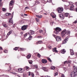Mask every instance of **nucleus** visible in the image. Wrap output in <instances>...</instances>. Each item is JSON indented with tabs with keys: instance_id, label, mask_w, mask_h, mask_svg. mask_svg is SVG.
<instances>
[{
	"instance_id": "nucleus-1",
	"label": "nucleus",
	"mask_w": 77,
	"mask_h": 77,
	"mask_svg": "<svg viewBox=\"0 0 77 77\" xmlns=\"http://www.w3.org/2000/svg\"><path fill=\"white\" fill-rule=\"evenodd\" d=\"M70 33V31H66V29H64L62 31L61 34L62 37L63 38L65 36V35H69Z\"/></svg>"
},
{
	"instance_id": "nucleus-2",
	"label": "nucleus",
	"mask_w": 77,
	"mask_h": 77,
	"mask_svg": "<svg viewBox=\"0 0 77 77\" xmlns=\"http://www.w3.org/2000/svg\"><path fill=\"white\" fill-rule=\"evenodd\" d=\"M55 33L56 35H57V34L59 33V32H60L62 30V29L59 27H57L55 28Z\"/></svg>"
},
{
	"instance_id": "nucleus-3",
	"label": "nucleus",
	"mask_w": 77,
	"mask_h": 77,
	"mask_svg": "<svg viewBox=\"0 0 77 77\" xmlns=\"http://www.w3.org/2000/svg\"><path fill=\"white\" fill-rule=\"evenodd\" d=\"M14 5V1H11L10 2L9 4V9L10 10H12V8H13V6L12 5Z\"/></svg>"
},
{
	"instance_id": "nucleus-4",
	"label": "nucleus",
	"mask_w": 77,
	"mask_h": 77,
	"mask_svg": "<svg viewBox=\"0 0 77 77\" xmlns=\"http://www.w3.org/2000/svg\"><path fill=\"white\" fill-rule=\"evenodd\" d=\"M57 11L59 13H62L63 11V8H58Z\"/></svg>"
},
{
	"instance_id": "nucleus-5",
	"label": "nucleus",
	"mask_w": 77,
	"mask_h": 77,
	"mask_svg": "<svg viewBox=\"0 0 77 77\" xmlns=\"http://www.w3.org/2000/svg\"><path fill=\"white\" fill-rule=\"evenodd\" d=\"M27 25H23L21 29L22 30H25L27 29Z\"/></svg>"
},
{
	"instance_id": "nucleus-6",
	"label": "nucleus",
	"mask_w": 77,
	"mask_h": 77,
	"mask_svg": "<svg viewBox=\"0 0 77 77\" xmlns=\"http://www.w3.org/2000/svg\"><path fill=\"white\" fill-rule=\"evenodd\" d=\"M56 39L57 41H60L61 39V37L59 36L57 37Z\"/></svg>"
},
{
	"instance_id": "nucleus-7",
	"label": "nucleus",
	"mask_w": 77,
	"mask_h": 77,
	"mask_svg": "<svg viewBox=\"0 0 77 77\" xmlns=\"http://www.w3.org/2000/svg\"><path fill=\"white\" fill-rule=\"evenodd\" d=\"M59 17L61 20H63L64 19V16L62 14H60L59 15Z\"/></svg>"
},
{
	"instance_id": "nucleus-8",
	"label": "nucleus",
	"mask_w": 77,
	"mask_h": 77,
	"mask_svg": "<svg viewBox=\"0 0 77 77\" xmlns=\"http://www.w3.org/2000/svg\"><path fill=\"white\" fill-rule=\"evenodd\" d=\"M34 31H32V30H30V32L29 33V35H33L34 34Z\"/></svg>"
},
{
	"instance_id": "nucleus-9",
	"label": "nucleus",
	"mask_w": 77,
	"mask_h": 77,
	"mask_svg": "<svg viewBox=\"0 0 77 77\" xmlns=\"http://www.w3.org/2000/svg\"><path fill=\"white\" fill-rule=\"evenodd\" d=\"M42 62L43 63H47V61L46 60L43 59L42 60Z\"/></svg>"
},
{
	"instance_id": "nucleus-10",
	"label": "nucleus",
	"mask_w": 77,
	"mask_h": 77,
	"mask_svg": "<svg viewBox=\"0 0 77 77\" xmlns=\"http://www.w3.org/2000/svg\"><path fill=\"white\" fill-rule=\"evenodd\" d=\"M35 2V5H38V4H40V2H39V0H36V1Z\"/></svg>"
},
{
	"instance_id": "nucleus-11",
	"label": "nucleus",
	"mask_w": 77,
	"mask_h": 77,
	"mask_svg": "<svg viewBox=\"0 0 77 77\" xmlns=\"http://www.w3.org/2000/svg\"><path fill=\"white\" fill-rule=\"evenodd\" d=\"M74 6L73 5H72L70 8V11H73V9H74Z\"/></svg>"
},
{
	"instance_id": "nucleus-12",
	"label": "nucleus",
	"mask_w": 77,
	"mask_h": 77,
	"mask_svg": "<svg viewBox=\"0 0 77 77\" xmlns=\"http://www.w3.org/2000/svg\"><path fill=\"white\" fill-rule=\"evenodd\" d=\"M71 77H75V74L74 73V72H73L71 73Z\"/></svg>"
},
{
	"instance_id": "nucleus-13",
	"label": "nucleus",
	"mask_w": 77,
	"mask_h": 77,
	"mask_svg": "<svg viewBox=\"0 0 77 77\" xmlns=\"http://www.w3.org/2000/svg\"><path fill=\"white\" fill-rule=\"evenodd\" d=\"M68 40V38H66L64 41H63V43L64 44H66V42H67Z\"/></svg>"
},
{
	"instance_id": "nucleus-14",
	"label": "nucleus",
	"mask_w": 77,
	"mask_h": 77,
	"mask_svg": "<svg viewBox=\"0 0 77 77\" xmlns=\"http://www.w3.org/2000/svg\"><path fill=\"white\" fill-rule=\"evenodd\" d=\"M51 16L53 18H55L56 17V16L55 14H53L52 13L51 14Z\"/></svg>"
},
{
	"instance_id": "nucleus-15",
	"label": "nucleus",
	"mask_w": 77,
	"mask_h": 77,
	"mask_svg": "<svg viewBox=\"0 0 77 77\" xmlns=\"http://www.w3.org/2000/svg\"><path fill=\"white\" fill-rule=\"evenodd\" d=\"M74 71L77 72V67L74 66H73Z\"/></svg>"
},
{
	"instance_id": "nucleus-16",
	"label": "nucleus",
	"mask_w": 77,
	"mask_h": 77,
	"mask_svg": "<svg viewBox=\"0 0 77 77\" xmlns=\"http://www.w3.org/2000/svg\"><path fill=\"white\" fill-rule=\"evenodd\" d=\"M42 69H43L45 71H47V67H42Z\"/></svg>"
},
{
	"instance_id": "nucleus-17",
	"label": "nucleus",
	"mask_w": 77,
	"mask_h": 77,
	"mask_svg": "<svg viewBox=\"0 0 77 77\" xmlns=\"http://www.w3.org/2000/svg\"><path fill=\"white\" fill-rule=\"evenodd\" d=\"M57 48H54L53 50H52V51L53 52H57Z\"/></svg>"
},
{
	"instance_id": "nucleus-18",
	"label": "nucleus",
	"mask_w": 77,
	"mask_h": 77,
	"mask_svg": "<svg viewBox=\"0 0 77 77\" xmlns=\"http://www.w3.org/2000/svg\"><path fill=\"white\" fill-rule=\"evenodd\" d=\"M70 54L71 55H74V51H73V50L72 49L70 50Z\"/></svg>"
},
{
	"instance_id": "nucleus-19",
	"label": "nucleus",
	"mask_w": 77,
	"mask_h": 77,
	"mask_svg": "<svg viewBox=\"0 0 77 77\" xmlns=\"http://www.w3.org/2000/svg\"><path fill=\"white\" fill-rule=\"evenodd\" d=\"M36 16L37 18H42V15L39 16V15H36Z\"/></svg>"
},
{
	"instance_id": "nucleus-20",
	"label": "nucleus",
	"mask_w": 77,
	"mask_h": 77,
	"mask_svg": "<svg viewBox=\"0 0 77 77\" xmlns=\"http://www.w3.org/2000/svg\"><path fill=\"white\" fill-rule=\"evenodd\" d=\"M42 42L41 41H38V42H36V44H42Z\"/></svg>"
},
{
	"instance_id": "nucleus-21",
	"label": "nucleus",
	"mask_w": 77,
	"mask_h": 77,
	"mask_svg": "<svg viewBox=\"0 0 77 77\" xmlns=\"http://www.w3.org/2000/svg\"><path fill=\"white\" fill-rule=\"evenodd\" d=\"M61 53H62L63 54H64V53H65V49H63V50H62L61 51Z\"/></svg>"
},
{
	"instance_id": "nucleus-22",
	"label": "nucleus",
	"mask_w": 77,
	"mask_h": 77,
	"mask_svg": "<svg viewBox=\"0 0 77 77\" xmlns=\"http://www.w3.org/2000/svg\"><path fill=\"white\" fill-rule=\"evenodd\" d=\"M2 25L4 27H8V25H6L5 23L3 22L2 23Z\"/></svg>"
},
{
	"instance_id": "nucleus-23",
	"label": "nucleus",
	"mask_w": 77,
	"mask_h": 77,
	"mask_svg": "<svg viewBox=\"0 0 77 77\" xmlns=\"http://www.w3.org/2000/svg\"><path fill=\"white\" fill-rule=\"evenodd\" d=\"M9 23H11L13 24V21L12 20V18L9 19Z\"/></svg>"
},
{
	"instance_id": "nucleus-24",
	"label": "nucleus",
	"mask_w": 77,
	"mask_h": 77,
	"mask_svg": "<svg viewBox=\"0 0 77 77\" xmlns=\"http://www.w3.org/2000/svg\"><path fill=\"white\" fill-rule=\"evenodd\" d=\"M64 15L65 17H67L68 15H69V14L68 13H66L64 14Z\"/></svg>"
},
{
	"instance_id": "nucleus-25",
	"label": "nucleus",
	"mask_w": 77,
	"mask_h": 77,
	"mask_svg": "<svg viewBox=\"0 0 77 77\" xmlns=\"http://www.w3.org/2000/svg\"><path fill=\"white\" fill-rule=\"evenodd\" d=\"M31 57V55L30 54H28L27 57V59H30Z\"/></svg>"
},
{
	"instance_id": "nucleus-26",
	"label": "nucleus",
	"mask_w": 77,
	"mask_h": 77,
	"mask_svg": "<svg viewBox=\"0 0 77 77\" xmlns=\"http://www.w3.org/2000/svg\"><path fill=\"white\" fill-rule=\"evenodd\" d=\"M51 69H55V67L54 66H51Z\"/></svg>"
},
{
	"instance_id": "nucleus-27",
	"label": "nucleus",
	"mask_w": 77,
	"mask_h": 77,
	"mask_svg": "<svg viewBox=\"0 0 77 77\" xmlns=\"http://www.w3.org/2000/svg\"><path fill=\"white\" fill-rule=\"evenodd\" d=\"M64 8L65 9H66H66H69V8H68V6H67L66 5H64Z\"/></svg>"
},
{
	"instance_id": "nucleus-28",
	"label": "nucleus",
	"mask_w": 77,
	"mask_h": 77,
	"mask_svg": "<svg viewBox=\"0 0 77 77\" xmlns=\"http://www.w3.org/2000/svg\"><path fill=\"white\" fill-rule=\"evenodd\" d=\"M11 33H12V31H10L8 32L7 35H10Z\"/></svg>"
},
{
	"instance_id": "nucleus-29",
	"label": "nucleus",
	"mask_w": 77,
	"mask_h": 77,
	"mask_svg": "<svg viewBox=\"0 0 77 77\" xmlns=\"http://www.w3.org/2000/svg\"><path fill=\"white\" fill-rule=\"evenodd\" d=\"M20 50L21 51H24V50H25L26 49L23 48H20Z\"/></svg>"
},
{
	"instance_id": "nucleus-30",
	"label": "nucleus",
	"mask_w": 77,
	"mask_h": 77,
	"mask_svg": "<svg viewBox=\"0 0 77 77\" xmlns=\"http://www.w3.org/2000/svg\"><path fill=\"white\" fill-rule=\"evenodd\" d=\"M5 15H6V16H8L9 15H11V14L10 13H7L5 14Z\"/></svg>"
},
{
	"instance_id": "nucleus-31",
	"label": "nucleus",
	"mask_w": 77,
	"mask_h": 77,
	"mask_svg": "<svg viewBox=\"0 0 77 77\" xmlns=\"http://www.w3.org/2000/svg\"><path fill=\"white\" fill-rule=\"evenodd\" d=\"M32 39V36H30L29 38V40H31V39Z\"/></svg>"
},
{
	"instance_id": "nucleus-32",
	"label": "nucleus",
	"mask_w": 77,
	"mask_h": 77,
	"mask_svg": "<svg viewBox=\"0 0 77 77\" xmlns=\"http://www.w3.org/2000/svg\"><path fill=\"white\" fill-rule=\"evenodd\" d=\"M74 74H75V76L76 77V76H77V72H74Z\"/></svg>"
},
{
	"instance_id": "nucleus-33",
	"label": "nucleus",
	"mask_w": 77,
	"mask_h": 77,
	"mask_svg": "<svg viewBox=\"0 0 77 77\" xmlns=\"http://www.w3.org/2000/svg\"><path fill=\"white\" fill-rule=\"evenodd\" d=\"M18 49V47H15V48H14V50H17Z\"/></svg>"
},
{
	"instance_id": "nucleus-34",
	"label": "nucleus",
	"mask_w": 77,
	"mask_h": 77,
	"mask_svg": "<svg viewBox=\"0 0 77 77\" xmlns=\"http://www.w3.org/2000/svg\"><path fill=\"white\" fill-rule=\"evenodd\" d=\"M47 59H48V60L49 61V62H51V59H50V58L48 57L47 58Z\"/></svg>"
},
{
	"instance_id": "nucleus-35",
	"label": "nucleus",
	"mask_w": 77,
	"mask_h": 77,
	"mask_svg": "<svg viewBox=\"0 0 77 77\" xmlns=\"http://www.w3.org/2000/svg\"><path fill=\"white\" fill-rule=\"evenodd\" d=\"M37 38H42V36H41V35H39V36H38L37 37Z\"/></svg>"
},
{
	"instance_id": "nucleus-36",
	"label": "nucleus",
	"mask_w": 77,
	"mask_h": 77,
	"mask_svg": "<svg viewBox=\"0 0 77 77\" xmlns=\"http://www.w3.org/2000/svg\"><path fill=\"white\" fill-rule=\"evenodd\" d=\"M58 74V73H57V72H56L55 74H54V76H56V75H57Z\"/></svg>"
},
{
	"instance_id": "nucleus-37",
	"label": "nucleus",
	"mask_w": 77,
	"mask_h": 77,
	"mask_svg": "<svg viewBox=\"0 0 77 77\" xmlns=\"http://www.w3.org/2000/svg\"><path fill=\"white\" fill-rule=\"evenodd\" d=\"M48 2H49V3H51V2H52V0H47Z\"/></svg>"
},
{
	"instance_id": "nucleus-38",
	"label": "nucleus",
	"mask_w": 77,
	"mask_h": 77,
	"mask_svg": "<svg viewBox=\"0 0 77 77\" xmlns=\"http://www.w3.org/2000/svg\"><path fill=\"white\" fill-rule=\"evenodd\" d=\"M34 66L35 67V68L36 69L38 68V65H35Z\"/></svg>"
},
{
	"instance_id": "nucleus-39",
	"label": "nucleus",
	"mask_w": 77,
	"mask_h": 77,
	"mask_svg": "<svg viewBox=\"0 0 77 77\" xmlns=\"http://www.w3.org/2000/svg\"><path fill=\"white\" fill-rule=\"evenodd\" d=\"M35 20H36V21H37V22H39V19H38L37 18H35Z\"/></svg>"
},
{
	"instance_id": "nucleus-40",
	"label": "nucleus",
	"mask_w": 77,
	"mask_h": 77,
	"mask_svg": "<svg viewBox=\"0 0 77 77\" xmlns=\"http://www.w3.org/2000/svg\"><path fill=\"white\" fill-rule=\"evenodd\" d=\"M37 56L38 57H41V55L39 54H37Z\"/></svg>"
},
{
	"instance_id": "nucleus-41",
	"label": "nucleus",
	"mask_w": 77,
	"mask_h": 77,
	"mask_svg": "<svg viewBox=\"0 0 77 77\" xmlns=\"http://www.w3.org/2000/svg\"><path fill=\"white\" fill-rule=\"evenodd\" d=\"M4 52L5 53H8V50H5Z\"/></svg>"
},
{
	"instance_id": "nucleus-42",
	"label": "nucleus",
	"mask_w": 77,
	"mask_h": 77,
	"mask_svg": "<svg viewBox=\"0 0 77 77\" xmlns=\"http://www.w3.org/2000/svg\"><path fill=\"white\" fill-rule=\"evenodd\" d=\"M66 63H67V61H66L64 62V65L66 64Z\"/></svg>"
},
{
	"instance_id": "nucleus-43",
	"label": "nucleus",
	"mask_w": 77,
	"mask_h": 77,
	"mask_svg": "<svg viewBox=\"0 0 77 77\" xmlns=\"http://www.w3.org/2000/svg\"><path fill=\"white\" fill-rule=\"evenodd\" d=\"M67 63H70V62H71V60H69L68 61H67Z\"/></svg>"
},
{
	"instance_id": "nucleus-44",
	"label": "nucleus",
	"mask_w": 77,
	"mask_h": 77,
	"mask_svg": "<svg viewBox=\"0 0 77 77\" xmlns=\"http://www.w3.org/2000/svg\"><path fill=\"white\" fill-rule=\"evenodd\" d=\"M2 11H4V12H5V11H6V9L4 8H2Z\"/></svg>"
},
{
	"instance_id": "nucleus-45",
	"label": "nucleus",
	"mask_w": 77,
	"mask_h": 77,
	"mask_svg": "<svg viewBox=\"0 0 77 77\" xmlns=\"http://www.w3.org/2000/svg\"><path fill=\"white\" fill-rule=\"evenodd\" d=\"M53 36H54V37L56 39V37H57V36H56V35H54V34H53Z\"/></svg>"
},
{
	"instance_id": "nucleus-46",
	"label": "nucleus",
	"mask_w": 77,
	"mask_h": 77,
	"mask_svg": "<svg viewBox=\"0 0 77 77\" xmlns=\"http://www.w3.org/2000/svg\"><path fill=\"white\" fill-rule=\"evenodd\" d=\"M77 23V21L75 20L74 22H73V23H74V24H75Z\"/></svg>"
},
{
	"instance_id": "nucleus-47",
	"label": "nucleus",
	"mask_w": 77,
	"mask_h": 77,
	"mask_svg": "<svg viewBox=\"0 0 77 77\" xmlns=\"http://www.w3.org/2000/svg\"><path fill=\"white\" fill-rule=\"evenodd\" d=\"M39 32H40V33H42V32H43V31L42 30H40L39 31Z\"/></svg>"
},
{
	"instance_id": "nucleus-48",
	"label": "nucleus",
	"mask_w": 77,
	"mask_h": 77,
	"mask_svg": "<svg viewBox=\"0 0 77 77\" xmlns=\"http://www.w3.org/2000/svg\"><path fill=\"white\" fill-rule=\"evenodd\" d=\"M27 36V33H26L25 34V35H24V37H25V36Z\"/></svg>"
},
{
	"instance_id": "nucleus-49",
	"label": "nucleus",
	"mask_w": 77,
	"mask_h": 77,
	"mask_svg": "<svg viewBox=\"0 0 77 77\" xmlns=\"http://www.w3.org/2000/svg\"><path fill=\"white\" fill-rule=\"evenodd\" d=\"M22 70V68H19L18 69V71H21Z\"/></svg>"
},
{
	"instance_id": "nucleus-50",
	"label": "nucleus",
	"mask_w": 77,
	"mask_h": 77,
	"mask_svg": "<svg viewBox=\"0 0 77 77\" xmlns=\"http://www.w3.org/2000/svg\"><path fill=\"white\" fill-rule=\"evenodd\" d=\"M29 64H32V62L31 61H29Z\"/></svg>"
},
{
	"instance_id": "nucleus-51",
	"label": "nucleus",
	"mask_w": 77,
	"mask_h": 77,
	"mask_svg": "<svg viewBox=\"0 0 77 77\" xmlns=\"http://www.w3.org/2000/svg\"><path fill=\"white\" fill-rule=\"evenodd\" d=\"M61 77H65V75L63 74H62L61 75Z\"/></svg>"
},
{
	"instance_id": "nucleus-52",
	"label": "nucleus",
	"mask_w": 77,
	"mask_h": 77,
	"mask_svg": "<svg viewBox=\"0 0 77 77\" xmlns=\"http://www.w3.org/2000/svg\"><path fill=\"white\" fill-rule=\"evenodd\" d=\"M31 75H32V77H34V74L32 73L31 74Z\"/></svg>"
},
{
	"instance_id": "nucleus-53",
	"label": "nucleus",
	"mask_w": 77,
	"mask_h": 77,
	"mask_svg": "<svg viewBox=\"0 0 77 77\" xmlns=\"http://www.w3.org/2000/svg\"><path fill=\"white\" fill-rule=\"evenodd\" d=\"M11 68L10 67H9V69L8 70V71H10L11 70Z\"/></svg>"
},
{
	"instance_id": "nucleus-54",
	"label": "nucleus",
	"mask_w": 77,
	"mask_h": 77,
	"mask_svg": "<svg viewBox=\"0 0 77 77\" xmlns=\"http://www.w3.org/2000/svg\"><path fill=\"white\" fill-rule=\"evenodd\" d=\"M26 70H27V69H29V67L27 66H26Z\"/></svg>"
},
{
	"instance_id": "nucleus-55",
	"label": "nucleus",
	"mask_w": 77,
	"mask_h": 77,
	"mask_svg": "<svg viewBox=\"0 0 77 77\" xmlns=\"http://www.w3.org/2000/svg\"><path fill=\"white\" fill-rule=\"evenodd\" d=\"M41 1L42 2H43V3H44L45 2V1L44 0H41Z\"/></svg>"
},
{
	"instance_id": "nucleus-56",
	"label": "nucleus",
	"mask_w": 77,
	"mask_h": 77,
	"mask_svg": "<svg viewBox=\"0 0 77 77\" xmlns=\"http://www.w3.org/2000/svg\"><path fill=\"white\" fill-rule=\"evenodd\" d=\"M2 48L0 47V50H2Z\"/></svg>"
},
{
	"instance_id": "nucleus-57",
	"label": "nucleus",
	"mask_w": 77,
	"mask_h": 77,
	"mask_svg": "<svg viewBox=\"0 0 77 77\" xmlns=\"http://www.w3.org/2000/svg\"><path fill=\"white\" fill-rule=\"evenodd\" d=\"M63 2H67V0H62Z\"/></svg>"
},
{
	"instance_id": "nucleus-58",
	"label": "nucleus",
	"mask_w": 77,
	"mask_h": 77,
	"mask_svg": "<svg viewBox=\"0 0 77 77\" xmlns=\"http://www.w3.org/2000/svg\"><path fill=\"white\" fill-rule=\"evenodd\" d=\"M29 72V74L28 75L30 76V72Z\"/></svg>"
},
{
	"instance_id": "nucleus-59",
	"label": "nucleus",
	"mask_w": 77,
	"mask_h": 77,
	"mask_svg": "<svg viewBox=\"0 0 77 77\" xmlns=\"http://www.w3.org/2000/svg\"><path fill=\"white\" fill-rule=\"evenodd\" d=\"M25 9H29V7H25Z\"/></svg>"
},
{
	"instance_id": "nucleus-60",
	"label": "nucleus",
	"mask_w": 77,
	"mask_h": 77,
	"mask_svg": "<svg viewBox=\"0 0 77 77\" xmlns=\"http://www.w3.org/2000/svg\"><path fill=\"white\" fill-rule=\"evenodd\" d=\"M45 77H51L50 76H48L47 75V76H45Z\"/></svg>"
},
{
	"instance_id": "nucleus-61",
	"label": "nucleus",
	"mask_w": 77,
	"mask_h": 77,
	"mask_svg": "<svg viewBox=\"0 0 77 77\" xmlns=\"http://www.w3.org/2000/svg\"><path fill=\"white\" fill-rule=\"evenodd\" d=\"M24 15L25 16H27V14H24Z\"/></svg>"
},
{
	"instance_id": "nucleus-62",
	"label": "nucleus",
	"mask_w": 77,
	"mask_h": 77,
	"mask_svg": "<svg viewBox=\"0 0 77 77\" xmlns=\"http://www.w3.org/2000/svg\"><path fill=\"white\" fill-rule=\"evenodd\" d=\"M5 77H9V76L6 75Z\"/></svg>"
},
{
	"instance_id": "nucleus-63",
	"label": "nucleus",
	"mask_w": 77,
	"mask_h": 77,
	"mask_svg": "<svg viewBox=\"0 0 77 77\" xmlns=\"http://www.w3.org/2000/svg\"><path fill=\"white\" fill-rule=\"evenodd\" d=\"M75 4L76 5V6H77V2L75 3Z\"/></svg>"
},
{
	"instance_id": "nucleus-64",
	"label": "nucleus",
	"mask_w": 77,
	"mask_h": 77,
	"mask_svg": "<svg viewBox=\"0 0 77 77\" xmlns=\"http://www.w3.org/2000/svg\"><path fill=\"white\" fill-rule=\"evenodd\" d=\"M76 57H77V53H76Z\"/></svg>"
}]
</instances>
